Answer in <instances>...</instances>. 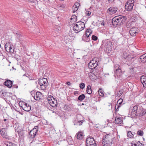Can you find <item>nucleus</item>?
Masks as SVG:
<instances>
[{"mask_svg":"<svg viewBox=\"0 0 146 146\" xmlns=\"http://www.w3.org/2000/svg\"><path fill=\"white\" fill-rule=\"evenodd\" d=\"M126 19V17L124 16L119 15L114 17L112 19L113 26L117 27L123 24Z\"/></svg>","mask_w":146,"mask_h":146,"instance_id":"f257e3e1","label":"nucleus"},{"mask_svg":"<svg viewBox=\"0 0 146 146\" xmlns=\"http://www.w3.org/2000/svg\"><path fill=\"white\" fill-rule=\"evenodd\" d=\"M85 27V24L82 21H78L76 23L73 27V30L76 33H78L83 30Z\"/></svg>","mask_w":146,"mask_h":146,"instance_id":"f03ea898","label":"nucleus"},{"mask_svg":"<svg viewBox=\"0 0 146 146\" xmlns=\"http://www.w3.org/2000/svg\"><path fill=\"white\" fill-rule=\"evenodd\" d=\"M102 46L104 47V51L107 53H109L112 50V44L111 42L105 40L102 42Z\"/></svg>","mask_w":146,"mask_h":146,"instance_id":"7ed1b4c3","label":"nucleus"},{"mask_svg":"<svg viewBox=\"0 0 146 146\" xmlns=\"http://www.w3.org/2000/svg\"><path fill=\"white\" fill-rule=\"evenodd\" d=\"M38 86L40 87V89L41 90H44L48 84L47 80L46 79L44 78H41L39 79L38 81Z\"/></svg>","mask_w":146,"mask_h":146,"instance_id":"20e7f679","label":"nucleus"},{"mask_svg":"<svg viewBox=\"0 0 146 146\" xmlns=\"http://www.w3.org/2000/svg\"><path fill=\"white\" fill-rule=\"evenodd\" d=\"M134 4V0H128L125 3V9L128 11H130L132 10Z\"/></svg>","mask_w":146,"mask_h":146,"instance_id":"39448f33","label":"nucleus"},{"mask_svg":"<svg viewBox=\"0 0 146 146\" xmlns=\"http://www.w3.org/2000/svg\"><path fill=\"white\" fill-rule=\"evenodd\" d=\"M86 146H96L94 139L92 137L87 138L86 140Z\"/></svg>","mask_w":146,"mask_h":146,"instance_id":"423d86ee","label":"nucleus"},{"mask_svg":"<svg viewBox=\"0 0 146 146\" xmlns=\"http://www.w3.org/2000/svg\"><path fill=\"white\" fill-rule=\"evenodd\" d=\"M5 47L6 51L11 53H13L14 47L11 43L10 42L6 43L5 45Z\"/></svg>","mask_w":146,"mask_h":146,"instance_id":"0eeeda50","label":"nucleus"},{"mask_svg":"<svg viewBox=\"0 0 146 146\" xmlns=\"http://www.w3.org/2000/svg\"><path fill=\"white\" fill-rule=\"evenodd\" d=\"M38 129V126H35L34 128L30 131L29 133V137L32 138H34L36 135Z\"/></svg>","mask_w":146,"mask_h":146,"instance_id":"6e6552de","label":"nucleus"},{"mask_svg":"<svg viewBox=\"0 0 146 146\" xmlns=\"http://www.w3.org/2000/svg\"><path fill=\"white\" fill-rule=\"evenodd\" d=\"M7 129L5 128L1 129L0 130V134L3 138L9 139V137L7 135Z\"/></svg>","mask_w":146,"mask_h":146,"instance_id":"1a4fd4ad","label":"nucleus"},{"mask_svg":"<svg viewBox=\"0 0 146 146\" xmlns=\"http://www.w3.org/2000/svg\"><path fill=\"white\" fill-rule=\"evenodd\" d=\"M139 30L137 27L132 28L129 31V33L132 36H135L139 33Z\"/></svg>","mask_w":146,"mask_h":146,"instance_id":"9d476101","label":"nucleus"},{"mask_svg":"<svg viewBox=\"0 0 146 146\" xmlns=\"http://www.w3.org/2000/svg\"><path fill=\"white\" fill-rule=\"evenodd\" d=\"M32 96L33 97L35 100L39 101L41 98L42 94L40 92H37L35 93L34 95Z\"/></svg>","mask_w":146,"mask_h":146,"instance_id":"9b49d317","label":"nucleus"},{"mask_svg":"<svg viewBox=\"0 0 146 146\" xmlns=\"http://www.w3.org/2000/svg\"><path fill=\"white\" fill-rule=\"evenodd\" d=\"M117 10V8L116 7H111L107 10L108 12L110 14L115 13Z\"/></svg>","mask_w":146,"mask_h":146,"instance_id":"f8f14e48","label":"nucleus"},{"mask_svg":"<svg viewBox=\"0 0 146 146\" xmlns=\"http://www.w3.org/2000/svg\"><path fill=\"white\" fill-rule=\"evenodd\" d=\"M115 76H117L118 77H120L121 75V70L120 68H119L118 66L115 67Z\"/></svg>","mask_w":146,"mask_h":146,"instance_id":"ddd939ff","label":"nucleus"},{"mask_svg":"<svg viewBox=\"0 0 146 146\" xmlns=\"http://www.w3.org/2000/svg\"><path fill=\"white\" fill-rule=\"evenodd\" d=\"M97 63H94V61H90L88 64V66L89 68L88 70L90 71V68L92 69H95L98 66Z\"/></svg>","mask_w":146,"mask_h":146,"instance_id":"4468645a","label":"nucleus"},{"mask_svg":"<svg viewBox=\"0 0 146 146\" xmlns=\"http://www.w3.org/2000/svg\"><path fill=\"white\" fill-rule=\"evenodd\" d=\"M52 98L51 101L49 103L50 105L53 107H56L57 106L58 104L56 100L53 97H52Z\"/></svg>","mask_w":146,"mask_h":146,"instance_id":"2eb2a0df","label":"nucleus"},{"mask_svg":"<svg viewBox=\"0 0 146 146\" xmlns=\"http://www.w3.org/2000/svg\"><path fill=\"white\" fill-rule=\"evenodd\" d=\"M83 117L81 115H79L77 116V119L78 121L76 123L77 125H82L83 122Z\"/></svg>","mask_w":146,"mask_h":146,"instance_id":"dca6fc26","label":"nucleus"},{"mask_svg":"<svg viewBox=\"0 0 146 146\" xmlns=\"http://www.w3.org/2000/svg\"><path fill=\"white\" fill-rule=\"evenodd\" d=\"M115 123L118 124H121L123 123V118L121 117H116L115 119Z\"/></svg>","mask_w":146,"mask_h":146,"instance_id":"f3484780","label":"nucleus"},{"mask_svg":"<svg viewBox=\"0 0 146 146\" xmlns=\"http://www.w3.org/2000/svg\"><path fill=\"white\" fill-rule=\"evenodd\" d=\"M22 108L24 110L27 111H29L31 109V106L26 103H25L24 105H23Z\"/></svg>","mask_w":146,"mask_h":146,"instance_id":"a211bd4d","label":"nucleus"},{"mask_svg":"<svg viewBox=\"0 0 146 146\" xmlns=\"http://www.w3.org/2000/svg\"><path fill=\"white\" fill-rule=\"evenodd\" d=\"M137 106H134L133 108L132 111L131 112V115L133 116H135L136 115L138 116L137 112Z\"/></svg>","mask_w":146,"mask_h":146,"instance_id":"6ab92c4d","label":"nucleus"},{"mask_svg":"<svg viewBox=\"0 0 146 146\" xmlns=\"http://www.w3.org/2000/svg\"><path fill=\"white\" fill-rule=\"evenodd\" d=\"M113 139V137L110 134H108L106 135L105 137L103 138V140L112 142Z\"/></svg>","mask_w":146,"mask_h":146,"instance_id":"aec40b11","label":"nucleus"},{"mask_svg":"<svg viewBox=\"0 0 146 146\" xmlns=\"http://www.w3.org/2000/svg\"><path fill=\"white\" fill-rule=\"evenodd\" d=\"M13 83L10 80H7L5 82L4 84L9 88H11L12 86Z\"/></svg>","mask_w":146,"mask_h":146,"instance_id":"412c9836","label":"nucleus"},{"mask_svg":"<svg viewBox=\"0 0 146 146\" xmlns=\"http://www.w3.org/2000/svg\"><path fill=\"white\" fill-rule=\"evenodd\" d=\"M88 72V71H86L87 72H86L85 71V73H86V74H88V76H89L90 79L91 80L93 81L94 80L96 77L94 73L91 72H88V73H87Z\"/></svg>","mask_w":146,"mask_h":146,"instance_id":"4be33fe9","label":"nucleus"},{"mask_svg":"<svg viewBox=\"0 0 146 146\" xmlns=\"http://www.w3.org/2000/svg\"><path fill=\"white\" fill-rule=\"evenodd\" d=\"M139 60L143 63L146 62V53L140 56Z\"/></svg>","mask_w":146,"mask_h":146,"instance_id":"5701e85b","label":"nucleus"},{"mask_svg":"<svg viewBox=\"0 0 146 146\" xmlns=\"http://www.w3.org/2000/svg\"><path fill=\"white\" fill-rule=\"evenodd\" d=\"M146 113V109L142 108L141 111L138 113V116H142L144 115Z\"/></svg>","mask_w":146,"mask_h":146,"instance_id":"b1692460","label":"nucleus"},{"mask_svg":"<svg viewBox=\"0 0 146 146\" xmlns=\"http://www.w3.org/2000/svg\"><path fill=\"white\" fill-rule=\"evenodd\" d=\"M83 137V133L81 132H80L78 133H77V138L78 139H81Z\"/></svg>","mask_w":146,"mask_h":146,"instance_id":"393cba45","label":"nucleus"},{"mask_svg":"<svg viewBox=\"0 0 146 146\" xmlns=\"http://www.w3.org/2000/svg\"><path fill=\"white\" fill-rule=\"evenodd\" d=\"M141 83L143 84L144 86V84L143 83H144L145 85H146V77L144 76H142L141 78Z\"/></svg>","mask_w":146,"mask_h":146,"instance_id":"a878e982","label":"nucleus"},{"mask_svg":"<svg viewBox=\"0 0 146 146\" xmlns=\"http://www.w3.org/2000/svg\"><path fill=\"white\" fill-rule=\"evenodd\" d=\"M86 92L88 94H90L92 93V90L91 86L90 85H88L87 87Z\"/></svg>","mask_w":146,"mask_h":146,"instance_id":"bb28decb","label":"nucleus"},{"mask_svg":"<svg viewBox=\"0 0 146 146\" xmlns=\"http://www.w3.org/2000/svg\"><path fill=\"white\" fill-rule=\"evenodd\" d=\"M99 58L98 57H94L93 60H91L90 61H94V63H97V64L98 65V62L99 61Z\"/></svg>","mask_w":146,"mask_h":146,"instance_id":"cd10ccee","label":"nucleus"},{"mask_svg":"<svg viewBox=\"0 0 146 146\" xmlns=\"http://www.w3.org/2000/svg\"><path fill=\"white\" fill-rule=\"evenodd\" d=\"M85 98V96L84 94H82L79 96L78 97V100L80 101L83 100Z\"/></svg>","mask_w":146,"mask_h":146,"instance_id":"c85d7f7f","label":"nucleus"},{"mask_svg":"<svg viewBox=\"0 0 146 146\" xmlns=\"http://www.w3.org/2000/svg\"><path fill=\"white\" fill-rule=\"evenodd\" d=\"M127 137L130 138H133V134L131 131H129L127 132Z\"/></svg>","mask_w":146,"mask_h":146,"instance_id":"c756f323","label":"nucleus"},{"mask_svg":"<svg viewBox=\"0 0 146 146\" xmlns=\"http://www.w3.org/2000/svg\"><path fill=\"white\" fill-rule=\"evenodd\" d=\"M123 100L121 98L119 99L118 101L117 102V104H119V105H118L117 106H118L117 108L119 107L120 106L122 102H123Z\"/></svg>","mask_w":146,"mask_h":146,"instance_id":"7c9ffc66","label":"nucleus"},{"mask_svg":"<svg viewBox=\"0 0 146 146\" xmlns=\"http://www.w3.org/2000/svg\"><path fill=\"white\" fill-rule=\"evenodd\" d=\"M104 92L102 91V88H100L99 90V94L101 96H103L104 95Z\"/></svg>","mask_w":146,"mask_h":146,"instance_id":"2f4dec72","label":"nucleus"},{"mask_svg":"<svg viewBox=\"0 0 146 146\" xmlns=\"http://www.w3.org/2000/svg\"><path fill=\"white\" fill-rule=\"evenodd\" d=\"M105 141L103 140L102 143L103 146H111V144L109 143H106Z\"/></svg>","mask_w":146,"mask_h":146,"instance_id":"473e14b6","label":"nucleus"},{"mask_svg":"<svg viewBox=\"0 0 146 146\" xmlns=\"http://www.w3.org/2000/svg\"><path fill=\"white\" fill-rule=\"evenodd\" d=\"M59 7H60L62 8H65L66 7V6L65 4H60L58 5Z\"/></svg>","mask_w":146,"mask_h":146,"instance_id":"72a5a7b5","label":"nucleus"},{"mask_svg":"<svg viewBox=\"0 0 146 146\" xmlns=\"http://www.w3.org/2000/svg\"><path fill=\"white\" fill-rule=\"evenodd\" d=\"M143 133V131L139 130L137 131V134L140 136H142Z\"/></svg>","mask_w":146,"mask_h":146,"instance_id":"f704fd0d","label":"nucleus"},{"mask_svg":"<svg viewBox=\"0 0 146 146\" xmlns=\"http://www.w3.org/2000/svg\"><path fill=\"white\" fill-rule=\"evenodd\" d=\"M52 97H53L51 96H49L48 97L47 99V100L48 103H50V102L52 100Z\"/></svg>","mask_w":146,"mask_h":146,"instance_id":"c9c22d12","label":"nucleus"},{"mask_svg":"<svg viewBox=\"0 0 146 146\" xmlns=\"http://www.w3.org/2000/svg\"><path fill=\"white\" fill-rule=\"evenodd\" d=\"M123 90H120L119 92L117 94V96H120L123 94Z\"/></svg>","mask_w":146,"mask_h":146,"instance_id":"e433bc0d","label":"nucleus"},{"mask_svg":"<svg viewBox=\"0 0 146 146\" xmlns=\"http://www.w3.org/2000/svg\"><path fill=\"white\" fill-rule=\"evenodd\" d=\"M139 143L138 142H132L131 143V146H138Z\"/></svg>","mask_w":146,"mask_h":146,"instance_id":"4c0bfd02","label":"nucleus"},{"mask_svg":"<svg viewBox=\"0 0 146 146\" xmlns=\"http://www.w3.org/2000/svg\"><path fill=\"white\" fill-rule=\"evenodd\" d=\"M85 86V84L84 83H81L80 84V88L82 89H83Z\"/></svg>","mask_w":146,"mask_h":146,"instance_id":"58836bf2","label":"nucleus"},{"mask_svg":"<svg viewBox=\"0 0 146 146\" xmlns=\"http://www.w3.org/2000/svg\"><path fill=\"white\" fill-rule=\"evenodd\" d=\"M77 18V16L75 15H73L71 17V19H70V20H72V19H74V21H76Z\"/></svg>","mask_w":146,"mask_h":146,"instance_id":"ea45409f","label":"nucleus"},{"mask_svg":"<svg viewBox=\"0 0 146 146\" xmlns=\"http://www.w3.org/2000/svg\"><path fill=\"white\" fill-rule=\"evenodd\" d=\"M78 7H74V6H73V12L74 13H75L76 11L78 9Z\"/></svg>","mask_w":146,"mask_h":146,"instance_id":"a19ab883","label":"nucleus"},{"mask_svg":"<svg viewBox=\"0 0 146 146\" xmlns=\"http://www.w3.org/2000/svg\"><path fill=\"white\" fill-rule=\"evenodd\" d=\"M91 33H86L85 35H84L83 36L84 37H86V36L87 38H88L89 36L91 35Z\"/></svg>","mask_w":146,"mask_h":146,"instance_id":"79ce46f5","label":"nucleus"},{"mask_svg":"<svg viewBox=\"0 0 146 146\" xmlns=\"http://www.w3.org/2000/svg\"><path fill=\"white\" fill-rule=\"evenodd\" d=\"M92 39L94 40H96L98 39L97 37L94 35H93L92 36Z\"/></svg>","mask_w":146,"mask_h":146,"instance_id":"37998d69","label":"nucleus"},{"mask_svg":"<svg viewBox=\"0 0 146 146\" xmlns=\"http://www.w3.org/2000/svg\"><path fill=\"white\" fill-rule=\"evenodd\" d=\"M85 13L87 15L89 16L91 14V12L89 11H86L85 12Z\"/></svg>","mask_w":146,"mask_h":146,"instance_id":"c03bdc74","label":"nucleus"},{"mask_svg":"<svg viewBox=\"0 0 146 146\" xmlns=\"http://www.w3.org/2000/svg\"><path fill=\"white\" fill-rule=\"evenodd\" d=\"M80 5V4L78 3H75L74 5H73L74 7H79V6Z\"/></svg>","mask_w":146,"mask_h":146,"instance_id":"a18cd8bd","label":"nucleus"},{"mask_svg":"<svg viewBox=\"0 0 146 146\" xmlns=\"http://www.w3.org/2000/svg\"><path fill=\"white\" fill-rule=\"evenodd\" d=\"M19 136L21 135L22 136H23L24 135V133H23V131L20 132L19 133Z\"/></svg>","mask_w":146,"mask_h":146,"instance_id":"49530a36","label":"nucleus"},{"mask_svg":"<svg viewBox=\"0 0 146 146\" xmlns=\"http://www.w3.org/2000/svg\"><path fill=\"white\" fill-rule=\"evenodd\" d=\"M92 31L91 29H88L86 30V33H90L91 32V33H92Z\"/></svg>","mask_w":146,"mask_h":146,"instance_id":"de8ad7c7","label":"nucleus"},{"mask_svg":"<svg viewBox=\"0 0 146 146\" xmlns=\"http://www.w3.org/2000/svg\"><path fill=\"white\" fill-rule=\"evenodd\" d=\"M9 146H16L15 145L11 142L9 143Z\"/></svg>","mask_w":146,"mask_h":146,"instance_id":"09e8293b","label":"nucleus"},{"mask_svg":"<svg viewBox=\"0 0 146 146\" xmlns=\"http://www.w3.org/2000/svg\"><path fill=\"white\" fill-rule=\"evenodd\" d=\"M128 58H131V60L132 59V58H133V56L132 55H128L127 57V58L128 59Z\"/></svg>","mask_w":146,"mask_h":146,"instance_id":"8fccbe9b","label":"nucleus"},{"mask_svg":"<svg viewBox=\"0 0 146 146\" xmlns=\"http://www.w3.org/2000/svg\"><path fill=\"white\" fill-rule=\"evenodd\" d=\"M139 143L138 146H144V145L143 144L141 143L139 141H138Z\"/></svg>","mask_w":146,"mask_h":146,"instance_id":"3c124183","label":"nucleus"},{"mask_svg":"<svg viewBox=\"0 0 146 146\" xmlns=\"http://www.w3.org/2000/svg\"><path fill=\"white\" fill-rule=\"evenodd\" d=\"M105 141L107 143H109L110 144H111V143H112V142H111V141Z\"/></svg>","mask_w":146,"mask_h":146,"instance_id":"603ef678","label":"nucleus"},{"mask_svg":"<svg viewBox=\"0 0 146 146\" xmlns=\"http://www.w3.org/2000/svg\"><path fill=\"white\" fill-rule=\"evenodd\" d=\"M101 25H105V23H104V21H102V23H101Z\"/></svg>","mask_w":146,"mask_h":146,"instance_id":"864d4df0","label":"nucleus"},{"mask_svg":"<svg viewBox=\"0 0 146 146\" xmlns=\"http://www.w3.org/2000/svg\"><path fill=\"white\" fill-rule=\"evenodd\" d=\"M66 84L68 86H70L71 84L70 82H66Z\"/></svg>","mask_w":146,"mask_h":146,"instance_id":"5fc2aeb1","label":"nucleus"},{"mask_svg":"<svg viewBox=\"0 0 146 146\" xmlns=\"http://www.w3.org/2000/svg\"><path fill=\"white\" fill-rule=\"evenodd\" d=\"M79 93V92L78 91H76L74 92V94L75 95L76 94H78Z\"/></svg>","mask_w":146,"mask_h":146,"instance_id":"6e6d98bb","label":"nucleus"},{"mask_svg":"<svg viewBox=\"0 0 146 146\" xmlns=\"http://www.w3.org/2000/svg\"><path fill=\"white\" fill-rule=\"evenodd\" d=\"M3 121H7V123H9V120H8V119H4V120H3Z\"/></svg>","mask_w":146,"mask_h":146,"instance_id":"4d7b16f0","label":"nucleus"},{"mask_svg":"<svg viewBox=\"0 0 146 146\" xmlns=\"http://www.w3.org/2000/svg\"><path fill=\"white\" fill-rule=\"evenodd\" d=\"M108 106H109V107H110V108H111V109L112 108V105L111 104H109L108 105Z\"/></svg>","mask_w":146,"mask_h":146,"instance_id":"13d9d810","label":"nucleus"},{"mask_svg":"<svg viewBox=\"0 0 146 146\" xmlns=\"http://www.w3.org/2000/svg\"><path fill=\"white\" fill-rule=\"evenodd\" d=\"M113 0H108L109 2H112V1H113Z\"/></svg>","mask_w":146,"mask_h":146,"instance_id":"bf43d9fd","label":"nucleus"},{"mask_svg":"<svg viewBox=\"0 0 146 146\" xmlns=\"http://www.w3.org/2000/svg\"><path fill=\"white\" fill-rule=\"evenodd\" d=\"M27 76L26 74H24L23 75V76Z\"/></svg>","mask_w":146,"mask_h":146,"instance_id":"052dcab7","label":"nucleus"},{"mask_svg":"<svg viewBox=\"0 0 146 146\" xmlns=\"http://www.w3.org/2000/svg\"><path fill=\"white\" fill-rule=\"evenodd\" d=\"M127 26H128V25H126V27H127V28H129V27H127Z\"/></svg>","mask_w":146,"mask_h":146,"instance_id":"680f3d73","label":"nucleus"},{"mask_svg":"<svg viewBox=\"0 0 146 146\" xmlns=\"http://www.w3.org/2000/svg\"><path fill=\"white\" fill-rule=\"evenodd\" d=\"M16 34L17 35H18L19 34L17 33H16Z\"/></svg>","mask_w":146,"mask_h":146,"instance_id":"e2e57ef3","label":"nucleus"},{"mask_svg":"<svg viewBox=\"0 0 146 146\" xmlns=\"http://www.w3.org/2000/svg\"><path fill=\"white\" fill-rule=\"evenodd\" d=\"M89 41V40H88V41H87V42H88V41Z\"/></svg>","mask_w":146,"mask_h":146,"instance_id":"0e129e2a","label":"nucleus"},{"mask_svg":"<svg viewBox=\"0 0 146 146\" xmlns=\"http://www.w3.org/2000/svg\"><path fill=\"white\" fill-rule=\"evenodd\" d=\"M28 0L29 1H31V0Z\"/></svg>","mask_w":146,"mask_h":146,"instance_id":"69168bd1","label":"nucleus"},{"mask_svg":"<svg viewBox=\"0 0 146 146\" xmlns=\"http://www.w3.org/2000/svg\"><path fill=\"white\" fill-rule=\"evenodd\" d=\"M17 87H18V86H17V87H16V88H17Z\"/></svg>","mask_w":146,"mask_h":146,"instance_id":"338daca9","label":"nucleus"}]
</instances>
